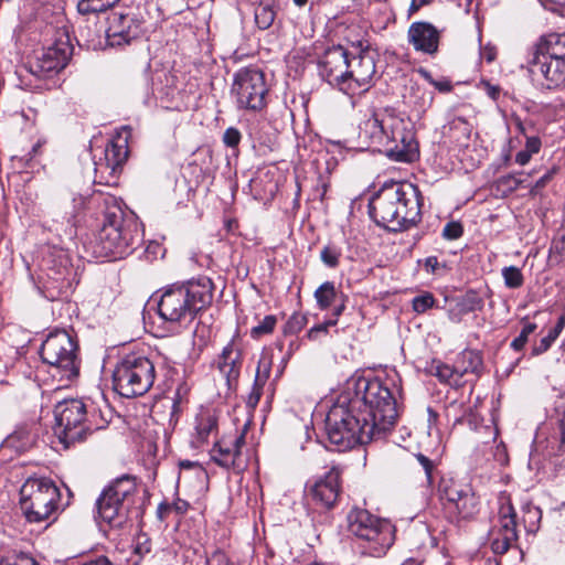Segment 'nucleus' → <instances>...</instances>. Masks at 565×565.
<instances>
[{"mask_svg": "<svg viewBox=\"0 0 565 565\" xmlns=\"http://www.w3.org/2000/svg\"><path fill=\"white\" fill-rule=\"evenodd\" d=\"M422 196L408 182H385L369 200V215L386 231H405L420 221Z\"/></svg>", "mask_w": 565, "mask_h": 565, "instance_id": "1", "label": "nucleus"}, {"mask_svg": "<svg viewBox=\"0 0 565 565\" xmlns=\"http://www.w3.org/2000/svg\"><path fill=\"white\" fill-rule=\"evenodd\" d=\"M360 138L370 146L383 147L395 161L412 162L418 157L414 125L404 114L393 108L375 113L360 126Z\"/></svg>", "mask_w": 565, "mask_h": 565, "instance_id": "2", "label": "nucleus"}, {"mask_svg": "<svg viewBox=\"0 0 565 565\" xmlns=\"http://www.w3.org/2000/svg\"><path fill=\"white\" fill-rule=\"evenodd\" d=\"M340 396L342 403L351 405L352 411H356L367 423L375 424L377 435L395 424L397 405L390 383L379 377H353Z\"/></svg>", "mask_w": 565, "mask_h": 565, "instance_id": "3", "label": "nucleus"}, {"mask_svg": "<svg viewBox=\"0 0 565 565\" xmlns=\"http://www.w3.org/2000/svg\"><path fill=\"white\" fill-rule=\"evenodd\" d=\"M103 225L97 235L100 254L113 259L130 255L143 238L137 215L115 195H100Z\"/></svg>", "mask_w": 565, "mask_h": 565, "instance_id": "4", "label": "nucleus"}, {"mask_svg": "<svg viewBox=\"0 0 565 565\" xmlns=\"http://www.w3.org/2000/svg\"><path fill=\"white\" fill-rule=\"evenodd\" d=\"M213 299V282L203 276L167 287L158 300L159 317L172 326L192 321Z\"/></svg>", "mask_w": 565, "mask_h": 565, "instance_id": "5", "label": "nucleus"}, {"mask_svg": "<svg viewBox=\"0 0 565 565\" xmlns=\"http://www.w3.org/2000/svg\"><path fill=\"white\" fill-rule=\"evenodd\" d=\"M146 489L131 475L113 480L97 499L98 515L113 529H121L136 513L139 516L145 504Z\"/></svg>", "mask_w": 565, "mask_h": 565, "instance_id": "6", "label": "nucleus"}, {"mask_svg": "<svg viewBox=\"0 0 565 565\" xmlns=\"http://www.w3.org/2000/svg\"><path fill=\"white\" fill-rule=\"evenodd\" d=\"M375 424L367 423L351 405L341 402L339 396L326 418V433L333 451H347L356 445L370 443L377 433Z\"/></svg>", "mask_w": 565, "mask_h": 565, "instance_id": "7", "label": "nucleus"}, {"mask_svg": "<svg viewBox=\"0 0 565 565\" xmlns=\"http://www.w3.org/2000/svg\"><path fill=\"white\" fill-rule=\"evenodd\" d=\"M348 530L361 541V553L372 557L386 554L394 542V526L363 509H353L348 514Z\"/></svg>", "mask_w": 565, "mask_h": 565, "instance_id": "8", "label": "nucleus"}, {"mask_svg": "<svg viewBox=\"0 0 565 565\" xmlns=\"http://www.w3.org/2000/svg\"><path fill=\"white\" fill-rule=\"evenodd\" d=\"M78 345L65 330L51 332L43 341L40 356L61 381H73L79 374Z\"/></svg>", "mask_w": 565, "mask_h": 565, "instance_id": "9", "label": "nucleus"}, {"mask_svg": "<svg viewBox=\"0 0 565 565\" xmlns=\"http://www.w3.org/2000/svg\"><path fill=\"white\" fill-rule=\"evenodd\" d=\"M154 377V365L148 358L128 354L113 372V386L120 396L132 398L146 394L153 385Z\"/></svg>", "mask_w": 565, "mask_h": 565, "instance_id": "10", "label": "nucleus"}, {"mask_svg": "<svg viewBox=\"0 0 565 565\" xmlns=\"http://www.w3.org/2000/svg\"><path fill=\"white\" fill-rule=\"evenodd\" d=\"M60 500V490L50 478H28L20 489V507L29 522L47 520L57 511Z\"/></svg>", "mask_w": 565, "mask_h": 565, "instance_id": "11", "label": "nucleus"}, {"mask_svg": "<svg viewBox=\"0 0 565 565\" xmlns=\"http://www.w3.org/2000/svg\"><path fill=\"white\" fill-rule=\"evenodd\" d=\"M94 411V407L89 409L83 401L76 398L64 399L56 404L54 408L56 435L65 448L84 441L87 435L98 428L90 419Z\"/></svg>", "mask_w": 565, "mask_h": 565, "instance_id": "12", "label": "nucleus"}, {"mask_svg": "<svg viewBox=\"0 0 565 565\" xmlns=\"http://www.w3.org/2000/svg\"><path fill=\"white\" fill-rule=\"evenodd\" d=\"M232 92L239 108L254 111L263 109L268 93L265 74L257 67L241 68L234 75Z\"/></svg>", "mask_w": 565, "mask_h": 565, "instance_id": "13", "label": "nucleus"}, {"mask_svg": "<svg viewBox=\"0 0 565 565\" xmlns=\"http://www.w3.org/2000/svg\"><path fill=\"white\" fill-rule=\"evenodd\" d=\"M86 198L73 191L62 192L55 200L52 210L51 231H55L60 236L73 238L76 234V224L78 215L84 211Z\"/></svg>", "mask_w": 565, "mask_h": 565, "instance_id": "14", "label": "nucleus"}, {"mask_svg": "<svg viewBox=\"0 0 565 565\" xmlns=\"http://www.w3.org/2000/svg\"><path fill=\"white\" fill-rule=\"evenodd\" d=\"M54 43L43 50L42 54L25 67L31 75L39 79L51 77L61 72L68 63L73 46L66 32H60Z\"/></svg>", "mask_w": 565, "mask_h": 565, "instance_id": "15", "label": "nucleus"}, {"mask_svg": "<svg viewBox=\"0 0 565 565\" xmlns=\"http://www.w3.org/2000/svg\"><path fill=\"white\" fill-rule=\"evenodd\" d=\"M42 270L45 274L43 281L44 288L51 291L54 298V291L60 295L71 287V277L73 274L72 264L67 253L63 249H52L42 260Z\"/></svg>", "mask_w": 565, "mask_h": 565, "instance_id": "16", "label": "nucleus"}, {"mask_svg": "<svg viewBox=\"0 0 565 565\" xmlns=\"http://www.w3.org/2000/svg\"><path fill=\"white\" fill-rule=\"evenodd\" d=\"M526 67L534 86L556 89L565 84V61L551 60L529 52Z\"/></svg>", "mask_w": 565, "mask_h": 565, "instance_id": "17", "label": "nucleus"}, {"mask_svg": "<svg viewBox=\"0 0 565 565\" xmlns=\"http://www.w3.org/2000/svg\"><path fill=\"white\" fill-rule=\"evenodd\" d=\"M375 56L367 47L361 49L349 57L347 71V94L354 95L358 90H366L375 75Z\"/></svg>", "mask_w": 565, "mask_h": 565, "instance_id": "18", "label": "nucleus"}, {"mask_svg": "<svg viewBox=\"0 0 565 565\" xmlns=\"http://www.w3.org/2000/svg\"><path fill=\"white\" fill-rule=\"evenodd\" d=\"M341 469L333 466L322 476L308 482V497L321 508H333L341 492Z\"/></svg>", "mask_w": 565, "mask_h": 565, "instance_id": "19", "label": "nucleus"}, {"mask_svg": "<svg viewBox=\"0 0 565 565\" xmlns=\"http://www.w3.org/2000/svg\"><path fill=\"white\" fill-rule=\"evenodd\" d=\"M349 53L341 45L328 47L319 60V74L330 85L348 92L345 87Z\"/></svg>", "mask_w": 565, "mask_h": 565, "instance_id": "20", "label": "nucleus"}, {"mask_svg": "<svg viewBox=\"0 0 565 565\" xmlns=\"http://www.w3.org/2000/svg\"><path fill=\"white\" fill-rule=\"evenodd\" d=\"M245 445V433L223 436L216 440L210 451L211 459L224 469L241 472L245 469L242 460V447Z\"/></svg>", "mask_w": 565, "mask_h": 565, "instance_id": "21", "label": "nucleus"}, {"mask_svg": "<svg viewBox=\"0 0 565 565\" xmlns=\"http://www.w3.org/2000/svg\"><path fill=\"white\" fill-rule=\"evenodd\" d=\"M104 154L105 161L96 163L94 182L114 186L117 184L118 174L128 157L127 146L109 141Z\"/></svg>", "mask_w": 565, "mask_h": 565, "instance_id": "22", "label": "nucleus"}, {"mask_svg": "<svg viewBox=\"0 0 565 565\" xmlns=\"http://www.w3.org/2000/svg\"><path fill=\"white\" fill-rule=\"evenodd\" d=\"M141 31V21L122 12H113L108 17L106 35L111 46L129 44Z\"/></svg>", "mask_w": 565, "mask_h": 565, "instance_id": "23", "label": "nucleus"}, {"mask_svg": "<svg viewBox=\"0 0 565 565\" xmlns=\"http://www.w3.org/2000/svg\"><path fill=\"white\" fill-rule=\"evenodd\" d=\"M408 43L415 51L434 55L438 51L440 31L429 22H413L407 32Z\"/></svg>", "mask_w": 565, "mask_h": 565, "instance_id": "24", "label": "nucleus"}, {"mask_svg": "<svg viewBox=\"0 0 565 565\" xmlns=\"http://www.w3.org/2000/svg\"><path fill=\"white\" fill-rule=\"evenodd\" d=\"M242 367V348L235 339L223 349L218 359V370L224 375L228 387L236 382Z\"/></svg>", "mask_w": 565, "mask_h": 565, "instance_id": "25", "label": "nucleus"}, {"mask_svg": "<svg viewBox=\"0 0 565 565\" xmlns=\"http://www.w3.org/2000/svg\"><path fill=\"white\" fill-rule=\"evenodd\" d=\"M315 299L321 310H326L334 305L332 316L335 318L341 316L345 309L347 296L337 290L333 281L321 284L315 291Z\"/></svg>", "mask_w": 565, "mask_h": 565, "instance_id": "26", "label": "nucleus"}, {"mask_svg": "<svg viewBox=\"0 0 565 565\" xmlns=\"http://www.w3.org/2000/svg\"><path fill=\"white\" fill-rule=\"evenodd\" d=\"M530 52L551 60L565 61V34L551 33L542 36Z\"/></svg>", "mask_w": 565, "mask_h": 565, "instance_id": "27", "label": "nucleus"}, {"mask_svg": "<svg viewBox=\"0 0 565 565\" xmlns=\"http://www.w3.org/2000/svg\"><path fill=\"white\" fill-rule=\"evenodd\" d=\"M35 424H25L19 426L3 441L2 447L12 448L18 452L30 449L36 440Z\"/></svg>", "mask_w": 565, "mask_h": 565, "instance_id": "28", "label": "nucleus"}, {"mask_svg": "<svg viewBox=\"0 0 565 565\" xmlns=\"http://www.w3.org/2000/svg\"><path fill=\"white\" fill-rule=\"evenodd\" d=\"M455 372H457L456 385H460V380L466 374L479 375L482 369V358L478 351L465 350L457 355L455 360Z\"/></svg>", "mask_w": 565, "mask_h": 565, "instance_id": "29", "label": "nucleus"}, {"mask_svg": "<svg viewBox=\"0 0 565 565\" xmlns=\"http://www.w3.org/2000/svg\"><path fill=\"white\" fill-rule=\"evenodd\" d=\"M463 489H471L468 484H462L454 479H441L439 483V492L443 499L447 501L446 508L451 509L458 502L466 491Z\"/></svg>", "mask_w": 565, "mask_h": 565, "instance_id": "30", "label": "nucleus"}, {"mask_svg": "<svg viewBox=\"0 0 565 565\" xmlns=\"http://www.w3.org/2000/svg\"><path fill=\"white\" fill-rule=\"evenodd\" d=\"M515 510L511 503L503 504L499 511V534L518 540Z\"/></svg>", "mask_w": 565, "mask_h": 565, "instance_id": "31", "label": "nucleus"}, {"mask_svg": "<svg viewBox=\"0 0 565 565\" xmlns=\"http://www.w3.org/2000/svg\"><path fill=\"white\" fill-rule=\"evenodd\" d=\"M547 454L548 456L565 454V416L556 422L547 438Z\"/></svg>", "mask_w": 565, "mask_h": 565, "instance_id": "32", "label": "nucleus"}, {"mask_svg": "<svg viewBox=\"0 0 565 565\" xmlns=\"http://www.w3.org/2000/svg\"><path fill=\"white\" fill-rule=\"evenodd\" d=\"M195 434L199 444L205 443L210 435L216 429V417L210 412H202L195 418Z\"/></svg>", "mask_w": 565, "mask_h": 565, "instance_id": "33", "label": "nucleus"}, {"mask_svg": "<svg viewBox=\"0 0 565 565\" xmlns=\"http://www.w3.org/2000/svg\"><path fill=\"white\" fill-rule=\"evenodd\" d=\"M565 328V315H562L556 324L552 327L547 334L543 337L539 343H535L532 348V355H540L546 352L551 345L555 342V340L559 337L562 331Z\"/></svg>", "mask_w": 565, "mask_h": 565, "instance_id": "34", "label": "nucleus"}, {"mask_svg": "<svg viewBox=\"0 0 565 565\" xmlns=\"http://www.w3.org/2000/svg\"><path fill=\"white\" fill-rule=\"evenodd\" d=\"M462 498L456 502L450 510L455 511L459 518L468 519L471 518L478 508V499L476 498L472 489H463Z\"/></svg>", "mask_w": 565, "mask_h": 565, "instance_id": "35", "label": "nucleus"}, {"mask_svg": "<svg viewBox=\"0 0 565 565\" xmlns=\"http://www.w3.org/2000/svg\"><path fill=\"white\" fill-rule=\"evenodd\" d=\"M255 23L259 30L269 29L276 18L274 6L268 2H260L254 11Z\"/></svg>", "mask_w": 565, "mask_h": 565, "instance_id": "36", "label": "nucleus"}, {"mask_svg": "<svg viewBox=\"0 0 565 565\" xmlns=\"http://www.w3.org/2000/svg\"><path fill=\"white\" fill-rule=\"evenodd\" d=\"M120 0H79L77 11L82 15L97 14L113 8Z\"/></svg>", "mask_w": 565, "mask_h": 565, "instance_id": "37", "label": "nucleus"}, {"mask_svg": "<svg viewBox=\"0 0 565 565\" xmlns=\"http://www.w3.org/2000/svg\"><path fill=\"white\" fill-rule=\"evenodd\" d=\"M269 376V366H266L264 372H260V365L257 369L254 385L252 387V391L247 397L246 404L250 408H255L260 399V396L263 394V387L267 382V379Z\"/></svg>", "mask_w": 565, "mask_h": 565, "instance_id": "38", "label": "nucleus"}, {"mask_svg": "<svg viewBox=\"0 0 565 565\" xmlns=\"http://www.w3.org/2000/svg\"><path fill=\"white\" fill-rule=\"evenodd\" d=\"M341 256V248L333 244H328L323 246V248L320 252L321 262L323 263L324 266L331 269H334L340 265Z\"/></svg>", "mask_w": 565, "mask_h": 565, "instance_id": "39", "label": "nucleus"}, {"mask_svg": "<svg viewBox=\"0 0 565 565\" xmlns=\"http://www.w3.org/2000/svg\"><path fill=\"white\" fill-rule=\"evenodd\" d=\"M431 374L439 379L440 382L448 383L450 385H455V380L457 379V372H455V365L444 364L441 362L433 363L430 367Z\"/></svg>", "mask_w": 565, "mask_h": 565, "instance_id": "40", "label": "nucleus"}, {"mask_svg": "<svg viewBox=\"0 0 565 565\" xmlns=\"http://www.w3.org/2000/svg\"><path fill=\"white\" fill-rule=\"evenodd\" d=\"M502 277L504 279V285L508 288L516 289L520 288L524 282L521 269L515 266L504 267L502 269Z\"/></svg>", "mask_w": 565, "mask_h": 565, "instance_id": "41", "label": "nucleus"}, {"mask_svg": "<svg viewBox=\"0 0 565 565\" xmlns=\"http://www.w3.org/2000/svg\"><path fill=\"white\" fill-rule=\"evenodd\" d=\"M276 323L277 318L273 315H268L257 326L252 328L250 334L253 338H259L264 334L271 333Z\"/></svg>", "mask_w": 565, "mask_h": 565, "instance_id": "42", "label": "nucleus"}, {"mask_svg": "<svg viewBox=\"0 0 565 565\" xmlns=\"http://www.w3.org/2000/svg\"><path fill=\"white\" fill-rule=\"evenodd\" d=\"M536 328L537 326L533 322L524 323L520 334L511 342V348L514 351H521L525 347L529 337L536 330Z\"/></svg>", "mask_w": 565, "mask_h": 565, "instance_id": "43", "label": "nucleus"}, {"mask_svg": "<svg viewBox=\"0 0 565 565\" xmlns=\"http://www.w3.org/2000/svg\"><path fill=\"white\" fill-rule=\"evenodd\" d=\"M463 234L462 224L458 221L448 222L443 230V237L448 241L458 239Z\"/></svg>", "mask_w": 565, "mask_h": 565, "instance_id": "44", "label": "nucleus"}, {"mask_svg": "<svg viewBox=\"0 0 565 565\" xmlns=\"http://www.w3.org/2000/svg\"><path fill=\"white\" fill-rule=\"evenodd\" d=\"M338 318L333 317L328 320H326L322 323H318L313 326L307 333V337L310 340H318L321 334H326L328 332V329L330 327H333L337 324Z\"/></svg>", "mask_w": 565, "mask_h": 565, "instance_id": "45", "label": "nucleus"}, {"mask_svg": "<svg viewBox=\"0 0 565 565\" xmlns=\"http://www.w3.org/2000/svg\"><path fill=\"white\" fill-rule=\"evenodd\" d=\"M435 303V299L431 294H424L415 297L413 299V309L418 313L425 312L427 309L431 308Z\"/></svg>", "mask_w": 565, "mask_h": 565, "instance_id": "46", "label": "nucleus"}, {"mask_svg": "<svg viewBox=\"0 0 565 565\" xmlns=\"http://www.w3.org/2000/svg\"><path fill=\"white\" fill-rule=\"evenodd\" d=\"M515 541L516 540H510L509 536H503L499 534L491 541V550L494 554L503 555L509 551L511 544Z\"/></svg>", "mask_w": 565, "mask_h": 565, "instance_id": "47", "label": "nucleus"}, {"mask_svg": "<svg viewBox=\"0 0 565 565\" xmlns=\"http://www.w3.org/2000/svg\"><path fill=\"white\" fill-rule=\"evenodd\" d=\"M223 142L226 147L236 149L241 142L242 135L235 127H228L223 134Z\"/></svg>", "mask_w": 565, "mask_h": 565, "instance_id": "48", "label": "nucleus"}, {"mask_svg": "<svg viewBox=\"0 0 565 565\" xmlns=\"http://www.w3.org/2000/svg\"><path fill=\"white\" fill-rule=\"evenodd\" d=\"M483 307V300L478 296L476 291H468L463 298V308L467 311L481 310Z\"/></svg>", "mask_w": 565, "mask_h": 565, "instance_id": "49", "label": "nucleus"}, {"mask_svg": "<svg viewBox=\"0 0 565 565\" xmlns=\"http://www.w3.org/2000/svg\"><path fill=\"white\" fill-rule=\"evenodd\" d=\"M416 459L425 471L427 483L431 484L433 483V471L435 468L434 462L428 457L424 456L423 454L416 455Z\"/></svg>", "mask_w": 565, "mask_h": 565, "instance_id": "50", "label": "nucleus"}, {"mask_svg": "<svg viewBox=\"0 0 565 565\" xmlns=\"http://www.w3.org/2000/svg\"><path fill=\"white\" fill-rule=\"evenodd\" d=\"M205 565H230V559L224 552L216 550L206 556Z\"/></svg>", "mask_w": 565, "mask_h": 565, "instance_id": "51", "label": "nucleus"}, {"mask_svg": "<svg viewBox=\"0 0 565 565\" xmlns=\"http://www.w3.org/2000/svg\"><path fill=\"white\" fill-rule=\"evenodd\" d=\"M420 74L435 87L437 88L439 92H443V93H447V92H450L451 90V84L450 82L448 81H445V82H438V81H435L430 73L426 70H420Z\"/></svg>", "mask_w": 565, "mask_h": 565, "instance_id": "52", "label": "nucleus"}, {"mask_svg": "<svg viewBox=\"0 0 565 565\" xmlns=\"http://www.w3.org/2000/svg\"><path fill=\"white\" fill-rule=\"evenodd\" d=\"M306 317L302 315H294L287 322V328L291 332H299L306 324Z\"/></svg>", "mask_w": 565, "mask_h": 565, "instance_id": "53", "label": "nucleus"}, {"mask_svg": "<svg viewBox=\"0 0 565 565\" xmlns=\"http://www.w3.org/2000/svg\"><path fill=\"white\" fill-rule=\"evenodd\" d=\"M541 140L539 137H527L526 138V142H525V150L530 153V154H535L540 151L541 149Z\"/></svg>", "mask_w": 565, "mask_h": 565, "instance_id": "54", "label": "nucleus"}, {"mask_svg": "<svg viewBox=\"0 0 565 565\" xmlns=\"http://www.w3.org/2000/svg\"><path fill=\"white\" fill-rule=\"evenodd\" d=\"M500 183L507 186L509 191H514L520 186L522 180L518 179L514 175H505L500 179Z\"/></svg>", "mask_w": 565, "mask_h": 565, "instance_id": "55", "label": "nucleus"}, {"mask_svg": "<svg viewBox=\"0 0 565 565\" xmlns=\"http://www.w3.org/2000/svg\"><path fill=\"white\" fill-rule=\"evenodd\" d=\"M424 267L426 271L436 274L439 268L445 267V265H440L438 258L436 256H429L424 262Z\"/></svg>", "mask_w": 565, "mask_h": 565, "instance_id": "56", "label": "nucleus"}, {"mask_svg": "<svg viewBox=\"0 0 565 565\" xmlns=\"http://www.w3.org/2000/svg\"><path fill=\"white\" fill-rule=\"evenodd\" d=\"M554 170L547 171L544 175H542L532 188V193H537L541 189H543L553 178Z\"/></svg>", "mask_w": 565, "mask_h": 565, "instance_id": "57", "label": "nucleus"}, {"mask_svg": "<svg viewBox=\"0 0 565 565\" xmlns=\"http://www.w3.org/2000/svg\"><path fill=\"white\" fill-rule=\"evenodd\" d=\"M480 55L482 58H484L488 63H491L497 57V49L492 45H486L481 49Z\"/></svg>", "mask_w": 565, "mask_h": 565, "instance_id": "58", "label": "nucleus"}, {"mask_svg": "<svg viewBox=\"0 0 565 565\" xmlns=\"http://www.w3.org/2000/svg\"><path fill=\"white\" fill-rule=\"evenodd\" d=\"M452 128H461V129H462V131H463L467 136H469V134H470V126H469V124H468L465 119H462V118H457V119L452 120V121H451V124H450V129H452Z\"/></svg>", "mask_w": 565, "mask_h": 565, "instance_id": "59", "label": "nucleus"}, {"mask_svg": "<svg viewBox=\"0 0 565 565\" xmlns=\"http://www.w3.org/2000/svg\"><path fill=\"white\" fill-rule=\"evenodd\" d=\"M486 93L487 95L492 98L493 100H497L500 96V87L497 85H492L490 83L484 84Z\"/></svg>", "mask_w": 565, "mask_h": 565, "instance_id": "60", "label": "nucleus"}, {"mask_svg": "<svg viewBox=\"0 0 565 565\" xmlns=\"http://www.w3.org/2000/svg\"><path fill=\"white\" fill-rule=\"evenodd\" d=\"M18 565H40L36 559L29 555V554H24V553H21L20 555H18Z\"/></svg>", "mask_w": 565, "mask_h": 565, "instance_id": "61", "label": "nucleus"}, {"mask_svg": "<svg viewBox=\"0 0 565 565\" xmlns=\"http://www.w3.org/2000/svg\"><path fill=\"white\" fill-rule=\"evenodd\" d=\"M532 154H530L525 149L519 151L515 156V162L520 166H525L530 162Z\"/></svg>", "mask_w": 565, "mask_h": 565, "instance_id": "62", "label": "nucleus"}, {"mask_svg": "<svg viewBox=\"0 0 565 565\" xmlns=\"http://www.w3.org/2000/svg\"><path fill=\"white\" fill-rule=\"evenodd\" d=\"M82 565H113V563L106 556H98L93 559L84 562Z\"/></svg>", "mask_w": 565, "mask_h": 565, "instance_id": "63", "label": "nucleus"}, {"mask_svg": "<svg viewBox=\"0 0 565 565\" xmlns=\"http://www.w3.org/2000/svg\"><path fill=\"white\" fill-rule=\"evenodd\" d=\"M427 1L426 0H412L409 11L415 12L419 10L420 7H423Z\"/></svg>", "mask_w": 565, "mask_h": 565, "instance_id": "64", "label": "nucleus"}]
</instances>
